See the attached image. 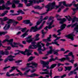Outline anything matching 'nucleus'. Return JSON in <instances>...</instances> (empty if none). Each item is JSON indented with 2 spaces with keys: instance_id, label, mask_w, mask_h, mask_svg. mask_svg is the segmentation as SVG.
I'll return each instance as SVG.
<instances>
[{
  "instance_id": "3c124183",
  "label": "nucleus",
  "mask_w": 78,
  "mask_h": 78,
  "mask_svg": "<svg viewBox=\"0 0 78 78\" xmlns=\"http://www.w3.org/2000/svg\"><path fill=\"white\" fill-rule=\"evenodd\" d=\"M22 6H23V4H21L20 3L18 5V8L22 7Z\"/></svg>"
},
{
  "instance_id": "09e8293b",
  "label": "nucleus",
  "mask_w": 78,
  "mask_h": 78,
  "mask_svg": "<svg viewBox=\"0 0 78 78\" xmlns=\"http://www.w3.org/2000/svg\"><path fill=\"white\" fill-rule=\"evenodd\" d=\"M67 19L68 21H71V20H72V18L69 16H68Z\"/></svg>"
},
{
  "instance_id": "c85d7f7f",
  "label": "nucleus",
  "mask_w": 78,
  "mask_h": 78,
  "mask_svg": "<svg viewBox=\"0 0 78 78\" xmlns=\"http://www.w3.org/2000/svg\"><path fill=\"white\" fill-rule=\"evenodd\" d=\"M43 20H39L36 23L37 25L35 26L34 27V28H35L36 27H37V25H40L41 23L42 22Z\"/></svg>"
},
{
  "instance_id": "4468645a",
  "label": "nucleus",
  "mask_w": 78,
  "mask_h": 78,
  "mask_svg": "<svg viewBox=\"0 0 78 78\" xmlns=\"http://www.w3.org/2000/svg\"><path fill=\"white\" fill-rule=\"evenodd\" d=\"M73 36H75V35H74L73 34H71L66 35V37L68 39H70L71 41H73L74 40Z\"/></svg>"
},
{
  "instance_id": "1a4fd4ad",
  "label": "nucleus",
  "mask_w": 78,
  "mask_h": 78,
  "mask_svg": "<svg viewBox=\"0 0 78 78\" xmlns=\"http://www.w3.org/2000/svg\"><path fill=\"white\" fill-rule=\"evenodd\" d=\"M15 58V56L12 55L9 56L8 57L4 60V62L6 63V62H8V60L9 61H14V59L12 58Z\"/></svg>"
},
{
  "instance_id": "412c9836",
  "label": "nucleus",
  "mask_w": 78,
  "mask_h": 78,
  "mask_svg": "<svg viewBox=\"0 0 78 78\" xmlns=\"http://www.w3.org/2000/svg\"><path fill=\"white\" fill-rule=\"evenodd\" d=\"M66 60H67V61H70V58L68 57H66V58H61L59 60V61H60L61 62H64V61H66Z\"/></svg>"
},
{
  "instance_id": "7c9ffc66",
  "label": "nucleus",
  "mask_w": 78,
  "mask_h": 78,
  "mask_svg": "<svg viewBox=\"0 0 78 78\" xmlns=\"http://www.w3.org/2000/svg\"><path fill=\"white\" fill-rule=\"evenodd\" d=\"M8 12V11L6 10L3 13H2L1 14V16H2V17H3L4 16H5L7 13Z\"/></svg>"
},
{
  "instance_id": "5fc2aeb1",
  "label": "nucleus",
  "mask_w": 78,
  "mask_h": 78,
  "mask_svg": "<svg viewBox=\"0 0 78 78\" xmlns=\"http://www.w3.org/2000/svg\"><path fill=\"white\" fill-rule=\"evenodd\" d=\"M26 31V28H24L23 29H22L21 30V31L23 33H24Z\"/></svg>"
},
{
  "instance_id": "dca6fc26",
  "label": "nucleus",
  "mask_w": 78,
  "mask_h": 78,
  "mask_svg": "<svg viewBox=\"0 0 78 78\" xmlns=\"http://www.w3.org/2000/svg\"><path fill=\"white\" fill-rule=\"evenodd\" d=\"M74 27H76L74 28V30L76 31V32H78V25L77 23H76L71 26L72 28H73Z\"/></svg>"
},
{
  "instance_id": "4be33fe9",
  "label": "nucleus",
  "mask_w": 78,
  "mask_h": 78,
  "mask_svg": "<svg viewBox=\"0 0 78 78\" xmlns=\"http://www.w3.org/2000/svg\"><path fill=\"white\" fill-rule=\"evenodd\" d=\"M10 24H6L5 27H3V29L4 30H7L10 28Z\"/></svg>"
},
{
  "instance_id": "ea45409f",
  "label": "nucleus",
  "mask_w": 78,
  "mask_h": 78,
  "mask_svg": "<svg viewBox=\"0 0 78 78\" xmlns=\"http://www.w3.org/2000/svg\"><path fill=\"white\" fill-rule=\"evenodd\" d=\"M12 4V3L10 2V1H7V3L6 4V6H9V5H10Z\"/></svg>"
},
{
  "instance_id": "6e6d98bb",
  "label": "nucleus",
  "mask_w": 78,
  "mask_h": 78,
  "mask_svg": "<svg viewBox=\"0 0 78 78\" xmlns=\"http://www.w3.org/2000/svg\"><path fill=\"white\" fill-rule=\"evenodd\" d=\"M64 64H62L61 63H58L57 64L58 67H59L60 66H64Z\"/></svg>"
},
{
  "instance_id": "c9c22d12",
  "label": "nucleus",
  "mask_w": 78,
  "mask_h": 78,
  "mask_svg": "<svg viewBox=\"0 0 78 78\" xmlns=\"http://www.w3.org/2000/svg\"><path fill=\"white\" fill-rule=\"evenodd\" d=\"M72 66H68L67 67H65V69H66L67 70H68V71H70V70L72 69Z\"/></svg>"
},
{
  "instance_id": "5701e85b",
  "label": "nucleus",
  "mask_w": 78,
  "mask_h": 78,
  "mask_svg": "<svg viewBox=\"0 0 78 78\" xmlns=\"http://www.w3.org/2000/svg\"><path fill=\"white\" fill-rule=\"evenodd\" d=\"M72 5H73L74 6L78 8V4H75V1H73L71 4H69V6H71Z\"/></svg>"
},
{
  "instance_id": "79ce46f5",
  "label": "nucleus",
  "mask_w": 78,
  "mask_h": 78,
  "mask_svg": "<svg viewBox=\"0 0 78 78\" xmlns=\"http://www.w3.org/2000/svg\"><path fill=\"white\" fill-rule=\"evenodd\" d=\"M35 9H41L43 8V7H40L39 6H37V7H34Z\"/></svg>"
},
{
  "instance_id": "cd10ccee",
  "label": "nucleus",
  "mask_w": 78,
  "mask_h": 78,
  "mask_svg": "<svg viewBox=\"0 0 78 78\" xmlns=\"http://www.w3.org/2000/svg\"><path fill=\"white\" fill-rule=\"evenodd\" d=\"M8 20V21L6 22L8 24H11V23H12V22H14V20L9 19Z\"/></svg>"
},
{
  "instance_id": "58836bf2",
  "label": "nucleus",
  "mask_w": 78,
  "mask_h": 78,
  "mask_svg": "<svg viewBox=\"0 0 78 78\" xmlns=\"http://www.w3.org/2000/svg\"><path fill=\"white\" fill-rule=\"evenodd\" d=\"M35 57H33V56H31L29 57V59H28V61L30 62L31 61H32L34 59V58H35Z\"/></svg>"
},
{
  "instance_id": "473e14b6",
  "label": "nucleus",
  "mask_w": 78,
  "mask_h": 78,
  "mask_svg": "<svg viewBox=\"0 0 78 78\" xmlns=\"http://www.w3.org/2000/svg\"><path fill=\"white\" fill-rule=\"evenodd\" d=\"M9 18H8V17L6 16H5L4 17V18L2 19V22H6L8 20V19Z\"/></svg>"
},
{
  "instance_id": "72a5a7b5",
  "label": "nucleus",
  "mask_w": 78,
  "mask_h": 78,
  "mask_svg": "<svg viewBox=\"0 0 78 78\" xmlns=\"http://www.w3.org/2000/svg\"><path fill=\"white\" fill-rule=\"evenodd\" d=\"M40 36V34H37L36 36L35 37V41H38L39 40V36Z\"/></svg>"
},
{
  "instance_id": "6e6552de",
  "label": "nucleus",
  "mask_w": 78,
  "mask_h": 78,
  "mask_svg": "<svg viewBox=\"0 0 78 78\" xmlns=\"http://www.w3.org/2000/svg\"><path fill=\"white\" fill-rule=\"evenodd\" d=\"M66 25L65 24H62L61 25L60 27V29L58 30L57 31V33H58V34H57V36H60L61 35V31H62V30H63L65 28H66Z\"/></svg>"
},
{
  "instance_id": "0e129e2a",
  "label": "nucleus",
  "mask_w": 78,
  "mask_h": 78,
  "mask_svg": "<svg viewBox=\"0 0 78 78\" xmlns=\"http://www.w3.org/2000/svg\"><path fill=\"white\" fill-rule=\"evenodd\" d=\"M5 53L6 55H9V52H8V51H5Z\"/></svg>"
},
{
  "instance_id": "680f3d73",
  "label": "nucleus",
  "mask_w": 78,
  "mask_h": 78,
  "mask_svg": "<svg viewBox=\"0 0 78 78\" xmlns=\"http://www.w3.org/2000/svg\"><path fill=\"white\" fill-rule=\"evenodd\" d=\"M74 61L75 60H74L72 59L71 60H69V62H71L72 64H73V62H74Z\"/></svg>"
},
{
  "instance_id": "8fccbe9b",
  "label": "nucleus",
  "mask_w": 78,
  "mask_h": 78,
  "mask_svg": "<svg viewBox=\"0 0 78 78\" xmlns=\"http://www.w3.org/2000/svg\"><path fill=\"white\" fill-rule=\"evenodd\" d=\"M11 67L10 66H9L8 67H5L4 68L3 70L4 71L6 70L7 69H8V68H9V67Z\"/></svg>"
},
{
  "instance_id": "69168bd1",
  "label": "nucleus",
  "mask_w": 78,
  "mask_h": 78,
  "mask_svg": "<svg viewBox=\"0 0 78 78\" xmlns=\"http://www.w3.org/2000/svg\"><path fill=\"white\" fill-rule=\"evenodd\" d=\"M48 16H46L44 17V18L43 19V20H47L48 19Z\"/></svg>"
},
{
  "instance_id": "a19ab883",
  "label": "nucleus",
  "mask_w": 78,
  "mask_h": 78,
  "mask_svg": "<svg viewBox=\"0 0 78 78\" xmlns=\"http://www.w3.org/2000/svg\"><path fill=\"white\" fill-rule=\"evenodd\" d=\"M8 33V32H0V35H2L3 34V35L5 34H7Z\"/></svg>"
},
{
  "instance_id": "bf43d9fd",
  "label": "nucleus",
  "mask_w": 78,
  "mask_h": 78,
  "mask_svg": "<svg viewBox=\"0 0 78 78\" xmlns=\"http://www.w3.org/2000/svg\"><path fill=\"white\" fill-rule=\"evenodd\" d=\"M22 62V60H19L16 61V63H20V62Z\"/></svg>"
},
{
  "instance_id": "49530a36",
  "label": "nucleus",
  "mask_w": 78,
  "mask_h": 78,
  "mask_svg": "<svg viewBox=\"0 0 78 78\" xmlns=\"http://www.w3.org/2000/svg\"><path fill=\"white\" fill-rule=\"evenodd\" d=\"M19 67L18 66H13L11 67V69H12L13 70H14L16 69L17 68H18Z\"/></svg>"
},
{
  "instance_id": "f704fd0d",
  "label": "nucleus",
  "mask_w": 78,
  "mask_h": 78,
  "mask_svg": "<svg viewBox=\"0 0 78 78\" xmlns=\"http://www.w3.org/2000/svg\"><path fill=\"white\" fill-rule=\"evenodd\" d=\"M30 22V20H25L23 21V23L25 24H29Z\"/></svg>"
},
{
  "instance_id": "b1692460",
  "label": "nucleus",
  "mask_w": 78,
  "mask_h": 78,
  "mask_svg": "<svg viewBox=\"0 0 78 78\" xmlns=\"http://www.w3.org/2000/svg\"><path fill=\"white\" fill-rule=\"evenodd\" d=\"M38 42L37 43V45L35 44H36V42H33L31 43V44L32 45V46H33L34 47V48H36L37 47H38L39 48V46H38Z\"/></svg>"
},
{
  "instance_id": "a878e982",
  "label": "nucleus",
  "mask_w": 78,
  "mask_h": 78,
  "mask_svg": "<svg viewBox=\"0 0 78 78\" xmlns=\"http://www.w3.org/2000/svg\"><path fill=\"white\" fill-rule=\"evenodd\" d=\"M28 31H29V30H27V31L23 35H22L20 36L22 38H23L24 37H25L26 36L28 35V33H28Z\"/></svg>"
},
{
  "instance_id": "bb28decb",
  "label": "nucleus",
  "mask_w": 78,
  "mask_h": 78,
  "mask_svg": "<svg viewBox=\"0 0 78 78\" xmlns=\"http://www.w3.org/2000/svg\"><path fill=\"white\" fill-rule=\"evenodd\" d=\"M76 70H78V66L77 67L76 69H74L73 71H70V73H68V76H70V75H73V72H75L76 71Z\"/></svg>"
},
{
  "instance_id": "aec40b11",
  "label": "nucleus",
  "mask_w": 78,
  "mask_h": 78,
  "mask_svg": "<svg viewBox=\"0 0 78 78\" xmlns=\"http://www.w3.org/2000/svg\"><path fill=\"white\" fill-rule=\"evenodd\" d=\"M12 39L9 40L8 39H6L2 41V43H5V42H8V44H9L10 43V42H12Z\"/></svg>"
},
{
  "instance_id": "2f4dec72",
  "label": "nucleus",
  "mask_w": 78,
  "mask_h": 78,
  "mask_svg": "<svg viewBox=\"0 0 78 78\" xmlns=\"http://www.w3.org/2000/svg\"><path fill=\"white\" fill-rule=\"evenodd\" d=\"M39 76V75L38 74H37L35 73H34L32 74L30 76H30V77H34V76Z\"/></svg>"
},
{
  "instance_id": "de8ad7c7",
  "label": "nucleus",
  "mask_w": 78,
  "mask_h": 78,
  "mask_svg": "<svg viewBox=\"0 0 78 78\" xmlns=\"http://www.w3.org/2000/svg\"><path fill=\"white\" fill-rule=\"evenodd\" d=\"M13 22V25L14 26H15V25H16L17 23H19V22H18L16 21H15V20H14V21Z\"/></svg>"
},
{
  "instance_id": "6ab92c4d",
  "label": "nucleus",
  "mask_w": 78,
  "mask_h": 78,
  "mask_svg": "<svg viewBox=\"0 0 78 78\" xmlns=\"http://www.w3.org/2000/svg\"><path fill=\"white\" fill-rule=\"evenodd\" d=\"M61 37H57L56 39L54 40V42H52V44H55V45H57L58 46H59V44H58V42L56 41H57V40H58V39H59Z\"/></svg>"
},
{
  "instance_id": "c756f323",
  "label": "nucleus",
  "mask_w": 78,
  "mask_h": 78,
  "mask_svg": "<svg viewBox=\"0 0 78 78\" xmlns=\"http://www.w3.org/2000/svg\"><path fill=\"white\" fill-rule=\"evenodd\" d=\"M29 51H30V50L26 49V50L25 51H24V52H25V53L26 52H27V56H30V55H31V53L30 52H29Z\"/></svg>"
},
{
  "instance_id": "f8f14e48",
  "label": "nucleus",
  "mask_w": 78,
  "mask_h": 78,
  "mask_svg": "<svg viewBox=\"0 0 78 78\" xmlns=\"http://www.w3.org/2000/svg\"><path fill=\"white\" fill-rule=\"evenodd\" d=\"M12 40H13L12 41V42L10 43L9 44H10L11 47H12L13 48H14V47H16L17 48L19 47L18 46V45H19V44L15 42H14L12 43L13 42V39H12Z\"/></svg>"
},
{
  "instance_id": "c03bdc74",
  "label": "nucleus",
  "mask_w": 78,
  "mask_h": 78,
  "mask_svg": "<svg viewBox=\"0 0 78 78\" xmlns=\"http://www.w3.org/2000/svg\"><path fill=\"white\" fill-rule=\"evenodd\" d=\"M31 70L30 69H29L28 70H27L24 73V75H27V73H28Z\"/></svg>"
},
{
  "instance_id": "2eb2a0df",
  "label": "nucleus",
  "mask_w": 78,
  "mask_h": 78,
  "mask_svg": "<svg viewBox=\"0 0 78 78\" xmlns=\"http://www.w3.org/2000/svg\"><path fill=\"white\" fill-rule=\"evenodd\" d=\"M5 9H7V10H9L10 9V7H5V5L3 4L2 6H0V10H4Z\"/></svg>"
},
{
  "instance_id": "393cba45",
  "label": "nucleus",
  "mask_w": 78,
  "mask_h": 78,
  "mask_svg": "<svg viewBox=\"0 0 78 78\" xmlns=\"http://www.w3.org/2000/svg\"><path fill=\"white\" fill-rule=\"evenodd\" d=\"M62 4H63V5L65 6H66L67 7H68V6H69V4H66V1L60 2H59V4L60 5V6Z\"/></svg>"
},
{
  "instance_id": "e433bc0d",
  "label": "nucleus",
  "mask_w": 78,
  "mask_h": 78,
  "mask_svg": "<svg viewBox=\"0 0 78 78\" xmlns=\"http://www.w3.org/2000/svg\"><path fill=\"white\" fill-rule=\"evenodd\" d=\"M51 38V35H49V37H48L47 39V42H51V40L50 39Z\"/></svg>"
},
{
  "instance_id": "603ef678",
  "label": "nucleus",
  "mask_w": 78,
  "mask_h": 78,
  "mask_svg": "<svg viewBox=\"0 0 78 78\" xmlns=\"http://www.w3.org/2000/svg\"><path fill=\"white\" fill-rule=\"evenodd\" d=\"M32 12L34 13V14H39V13L37 12L34 11V10H33L32 11Z\"/></svg>"
},
{
  "instance_id": "e2e57ef3",
  "label": "nucleus",
  "mask_w": 78,
  "mask_h": 78,
  "mask_svg": "<svg viewBox=\"0 0 78 78\" xmlns=\"http://www.w3.org/2000/svg\"><path fill=\"white\" fill-rule=\"evenodd\" d=\"M21 12H22V10L20 9H19L17 12L19 14H20V13H21Z\"/></svg>"
},
{
  "instance_id": "ddd939ff",
  "label": "nucleus",
  "mask_w": 78,
  "mask_h": 78,
  "mask_svg": "<svg viewBox=\"0 0 78 78\" xmlns=\"http://www.w3.org/2000/svg\"><path fill=\"white\" fill-rule=\"evenodd\" d=\"M20 2V1L19 0H13L12 2V6L13 8H16V5L15 4H18Z\"/></svg>"
},
{
  "instance_id": "7ed1b4c3",
  "label": "nucleus",
  "mask_w": 78,
  "mask_h": 78,
  "mask_svg": "<svg viewBox=\"0 0 78 78\" xmlns=\"http://www.w3.org/2000/svg\"><path fill=\"white\" fill-rule=\"evenodd\" d=\"M55 5V2H54L52 3H49L48 5L45 6L46 8H48V9L46 10V11H50L53 9H54Z\"/></svg>"
},
{
  "instance_id": "9d476101",
  "label": "nucleus",
  "mask_w": 78,
  "mask_h": 78,
  "mask_svg": "<svg viewBox=\"0 0 78 78\" xmlns=\"http://www.w3.org/2000/svg\"><path fill=\"white\" fill-rule=\"evenodd\" d=\"M40 44H41V42H39L38 43V50H42L43 51H45L47 48H45V47H43V48H42V46H41Z\"/></svg>"
},
{
  "instance_id": "39448f33",
  "label": "nucleus",
  "mask_w": 78,
  "mask_h": 78,
  "mask_svg": "<svg viewBox=\"0 0 78 78\" xmlns=\"http://www.w3.org/2000/svg\"><path fill=\"white\" fill-rule=\"evenodd\" d=\"M33 66H35V67H36L37 66V63L34 62H32L31 63H28L27 64V67H30L32 69L34 68Z\"/></svg>"
},
{
  "instance_id": "4c0bfd02",
  "label": "nucleus",
  "mask_w": 78,
  "mask_h": 78,
  "mask_svg": "<svg viewBox=\"0 0 78 78\" xmlns=\"http://www.w3.org/2000/svg\"><path fill=\"white\" fill-rule=\"evenodd\" d=\"M73 11L74 12V13H73V15H74L75 14V11L78 10V7H77L76 9H74L73 8H72Z\"/></svg>"
},
{
  "instance_id": "052dcab7",
  "label": "nucleus",
  "mask_w": 78,
  "mask_h": 78,
  "mask_svg": "<svg viewBox=\"0 0 78 78\" xmlns=\"http://www.w3.org/2000/svg\"><path fill=\"white\" fill-rule=\"evenodd\" d=\"M5 54V53L3 52V51H0V55H4Z\"/></svg>"
},
{
  "instance_id": "774afa93",
  "label": "nucleus",
  "mask_w": 78,
  "mask_h": 78,
  "mask_svg": "<svg viewBox=\"0 0 78 78\" xmlns=\"http://www.w3.org/2000/svg\"><path fill=\"white\" fill-rule=\"evenodd\" d=\"M66 74H65L61 76V78H64V77H66Z\"/></svg>"
},
{
  "instance_id": "a211bd4d",
  "label": "nucleus",
  "mask_w": 78,
  "mask_h": 78,
  "mask_svg": "<svg viewBox=\"0 0 78 78\" xmlns=\"http://www.w3.org/2000/svg\"><path fill=\"white\" fill-rule=\"evenodd\" d=\"M15 51H18V52L17 53H15L14 54L15 55H19L20 54V53L21 54H23L24 55H25L26 54L25 53V52H23L22 51H20L19 50H16Z\"/></svg>"
},
{
  "instance_id": "20e7f679",
  "label": "nucleus",
  "mask_w": 78,
  "mask_h": 78,
  "mask_svg": "<svg viewBox=\"0 0 78 78\" xmlns=\"http://www.w3.org/2000/svg\"><path fill=\"white\" fill-rule=\"evenodd\" d=\"M53 19V16L50 17L47 23V25H49L48 26V29H51V28H52V27H55V25H54L52 26H51L52 24H53V20H52L51 22V20H52Z\"/></svg>"
},
{
  "instance_id": "37998d69",
  "label": "nucleus",
  "mask_w": 78,
  "mask_h": 78,
  "mask_svg": "<svg viewBox=\"0 0 78 78\" xmlns=\"http://www.w3.org/2000/svg\"><path fill=\"white\" fill-rule=\"evenodd\" d=\"M35 1H36L37 3L39 4V2H44V0H35Z\"/></svg>"
},
{
  "instance_id": "338daca9",
  "label": "nucleus",
  "mask_w": 78,
  "mask_h": 78,
  "mask_svg": "<svg viewBox=\"0 0 78 78\" xmlns=\"http://www.w3.org/2000/svg\"><path fill=\"white\" fill-rule=\"evenodd\" d=\"M70 51L69 50H67L64 53V54H66L67 53H69Z\"/></svg>"
},
{
  "instance_id": "423d86ee",
  "label": "nucleus",
  "mask_w": 78,
  "mask_h": 78,
  "mask_svg": "<svg viewBox=\"0 0 78 78\" xmlns=\"http://www.w3.org/2000/svg\"><path fill=\"white\" fill-rule=\"evenodd\" d=\"M56 17L57 18V20H58L60 21L59 22L60 24H63V23H64L66 21V19L65 18H64L63 19L62 18H60L61 17V16L59 15H56Z\"/></svg>"
},
{
  "instance_id": "4d7b16f0",
  "label": "nucleus",
  "mask_w": 78,
  "mask_h": 78,
  "mask_svg": "<svg viewBox=\"0 0 78 78\" xmlns=\"http://www.w3.org/2000/svg\"><path fill=\"white\" fill-rule=\"evenodd\" d=\"M5 2L4 0H0V5H2V3H4Z\"/></svg>"
},
{
  "instance_id": "a18cd8bd",
  "label": "nucleus",
  "mask_w": 78,
  "mask_h": 78,
  "mask_svg": "<svg viewBox=\"0 0 78 78\" xmlns=\"http://www.w3.org/2000/svg\"><path fill=\"white\" fill-rule=\"evenodd\" d=\"M76 16H73V19L72 20V23H74L76 20Z\"/></svg>"
},
{
  "instance_id": "f03ea898",
  "label": "nucleus",
  "mask_w": 78,
  "mask_h": 78,
  "mask_svg": "<svg viewBox=\"0 0 78 78\" xmlns=\"http://www.w3.org/2000/svg\"><path fill=\"white\" fill-rule=\"evenodd\" d=\"M49 48L50 50L47 52V53L45 55V56H48L49 55L52 54L53 52H54V55H56L57 56H58V52L59 51H60L58 50H57L55 51L53 49V47H52V46H49Z\"/></svg>"
},
{
  "instance_id": "9b49d317",
  "label": "nucleus",
  "mask_w": 78,
  "mask_h": 78,
  "mask_svg": "<svg viewBox=\"0 0 78 78\" xmlns=\"http://www.w3.org/2000/svg\"><path fill=\"white\" fill-rule=\"evenodd\" d=\"M28 2H29L30 3H28L27 4H26V6H30L31 5H33V3H37L36 0H29Z\"/></svg>"
},
{
  "instance_id": "f3484780",
  "label": "nucleus",
  "mask_w": 78,
  "mask_h": 78,
  "mask_svg": "<svg viewBox=\"0 0 78 78\" xmlns=\"http://www.w3.org/2000/svg\"><path fill=\"white\" fill-rule=\"evenodd\" d=\"M31 36H30L26 38V41L27 42L30 43L32 41H33V39L31 38Z\"/></svg>"
},
{
  "instance_id": "13d9d810",
  "label": "nucleus",
  "mask_w": 78,
  "mask_h": 78,
  "mask_svg": "<svg viewBox=\"0 0 78 78\" xmlns=\"http://www.w3.org/2000/svg\"><path fill=\"white\" fill-rule=\"evenodd\" d=\"M52 75V69H51L50 70V76L51 78H52V76H51V75Z\"/></svg>"
},
{
  "instance_id": "864d4df0",
  "label": "nucleus",
  "mask_w": 78,
  "mask_h": 78,
  "mask_svg": "<svg viewBox=\"0 0 78 78\" xmlns=\"http://www.w3.org/2000/svg\"><path fill=\"white\" fill-rule=\"evenodd\" d=\"M22 18L21 16L17 17V19L18 20H22Z\"/></svg>"
},
{
  "instance_id": "0eeeda50",
  "label": "nucleus",
  "mask_w": 78,
  "mask_h": 78,
  "mask_svg": "<svg viewBox=\"0 0 78 78\" xmlns=\"http://www.w3.org/2000/svg\"><path fill=\"white\" fill-rule=\"evenodd\" d=\"M43 26L42 25H41L38 28H37V27H32L30 29V32H32V31H33V32H36V31H37V30H41Z\"/></svg>"
},
{
  "instance_id": "f257e3e1",
  "label": "nucleus",
  "mask_w": 78,
  "mask_h": 78,
  "mask_svg": "<svg viewBox=\"0 0 78 78\" xmlns=\"http://www.w3.org/2000/svg\"><path fill=\"white\" fill-rule=\"evenodd\" d=\"M40 62L41 64H43V68H44V67H46V69H42V71L43 72H41L40 73V74L41 75H49V72L48 70V69H52L53 68H55L56 66H57V64H54L51 65L50 67L48 65L49 64V62H45L44 61H41Z\"/></svg>"
}]
</instances>
